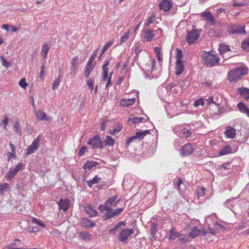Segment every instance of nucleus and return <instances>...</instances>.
<instances>
[{"mask_svg": "<svg viewBox=\"0 0 249 249\" xmlns=\"http://www.w3.org/2000/svg\"><path fill=\"white\" fill-rule=\"evenodd\" d=\"M51 48L47 43H44L42 47V51L41 52V55L44 57L46 58L47 55V53Z\"/></svg>", "mask_w": 249, "mask_h": 249, "instance_id": "obj_29", "label": "nucleus"}, {"mask_svg": "<svg viewBox=\"0 0 249 249\" xmlns=\"http://www.w3.org/2000/svg\"><path fill=\"white\" fill-rule=\"evenodd\" d=\"M230 50V49L229 47V46L227 45H224L223 46H221L219 51L220 52V53H226L227 51H229Z\"/></svg>", "mask_w": 249, "mask_h": 249, "instance_id": "obj_51", "label": "nucleus"}, {"mask_svg": "<svg viewBox=\"0 0 249 249\" xmlns=\"http://www.w3.org/2000/svg\"><path fill=\"white\" fill-rule=\"evenodd\" d=\"M182 52L180 49H176V56L177 59L176 63V74L179 75L183 71L184 65L183 61L182 60Z\"/></svg>", "mask_w": 249, "mask_h": 249, "instance_id": "obj_3", "label": "nucleus"}, {"mask_svg": "<svg viewBox=\"0 0 249 249\" xmlns=\"http://www.w3.org/2000/svg\"><path fill=\"white\" fill-rule=\"evenodd\" d=\"M76 69H77V67L75 65V64H72V66L70 69L71 71V72H73V73H75L76 72Z\"/></svg>", "mask_w": 249, "mask_h": 249, "instance_id": "obj_64", "label": "nucleus"}, {"mask_svg": "<svg viewBox=\"0 0 249 249\" xmlns=\"http://www.w3.org/2000/svg\"><path fill=\"white\" fill-rule=\"evenodd\" d=\"M109 65V61L107 60L106 61L105 64L103 65L102 67L103 71L107 72L108 71V66Z\"/></svg>", "mask_w": 249, "mask_h": 249, "instance_id": "obj_57", "label": "nucleus"}, {"mask_svg": "<svg viewBox=\"0 0 249 249\" xmlns=\"http://www.w3.org/2000/svg\"><path fill=\"white\" fill-rule=\"evenodd\" d=\"M117 196H112L107 199L105 204H107V207L112 209V208L116 207L121 200V199H117Z\"/></svg>", "mask_w": 249, "mask_h": 249, "instance_id": "obj_13", "label": "nucleus"}, {"mask_svg": "<svg viewBox=\"0 0 249 249\" xmlns=\"http://www.w3.org/2000/svg\"><path fill=\"white\" fill-rule=\"evenodd\" d=\"M97 51L98 50H97L96 51H94L93 53L90 56L87 63V64L85 67V77L86 78H88L89 77L91 72L93 70L95 64L94 61L96 55V53Z\"/></svg>", "mask_w": 249, "mask_h": 249, "instance_id": "obj_4", "label": "nucleus"}, {"mask_svg": "<svg viewBox=\"0 0 249 249\" xmlns=\"http://www.w3.org/2000/svg\"><path fill=\"white\" fill-rule=\"evenodd\" d=\"M199 36L197 31L196 30L188 31L186 35V41L190 45L193 44L198 39Z\"/></svg>", "mask_w": 249, "mask_h": 249, "instance_id": "obj_8", "label": "nucleus"}, {"mask_svg": "<svg viewBox=\"0 0 249 249\" xmlns=\"http://www.w3.org/2000/svg\"><path fill=\"white\" fill-rule=\"evenodd\" d=\"M194 148L190 143L184 144L180 149V153L182 157H186L190 155L193 153Z\"/></svg>", "mask_w": 249, "mask_h": 249, "instance_id": "obj_11", "label": "nucleus"}, {"mask_svg": "<svg viewBox=\"0 0 249 249\" xmlns=\"http://www.w3.org/2000/svg\"><path fill=\"white\" fill-rule=\"evenodd\" d=\"M209 36L211 37H220L222 36V34L220 29H215L209 32Z\"/></svg>", "mask_w": 249, "mask_h": 249, "instance_id": "obj_37", "label": "nucleus"}, {"mask_svg": "<svg viewBox=\"0 0 249 249\" xmlns=\"http://www.w3.org/2000/svg\"><path fill=\"white\" fill-rule=\"evenodd\" d=\"M108 72L103 71L102 81H105L108 78Z\"/></svg>", "mask_w": 249, "mask_h": 249, "instance_id": "obj_62", "label": "nucleus"}, {"mask_svg": "<svg viewBox=\"0 0 249 249\" xmlns=\"http://www.w3.org/2000/svg\"><path fill=\"white\" fill-rule=\"evenodd\" d=\"M204 18L208 21H209L212 24H214V18L213 16L209 12H206L204 14Z\"/></svg>", "mask_w": 249, "mask_h": 249, "instance_id": "obj_36", "label": "nucleus"}, {"mask_svg": "<svg viewBox=\"0 0 249 249\" xmlns=\"http://www.w3.org/2000/svg\"><path fill=\"white\" fill-rule=\"evenodd\" d=\"M9 184L7 183H4L0 184V195L4 193L5 192L9 191Z\"/></svg>", "mask_w": 249, "mask_h": 249, "instance_id": "obj_40", "label": "nucleus"}, {"mask_svg": "<svg viewBox=\"0 0 249 249\" xmlns=\"http://www.w3.org/2000/svg\"><path fill=\"white\" fill-rule=\"evenodd\" d=\"M180 235L179 232L176 231L175 228L172 227L170 230L169 239L174 240L178 237Z\"/></svg>", "mask_w": 249, "mask_h": 249, "instance_id": "obj_26", "label": "nucleus"}, {"mask_svg": "<svg viewBox=\"0 0 249 249\" xmlns=\"http://www.w3.org/2000/svg\"><path fill=\"white\" fill-rule=\"evenodd\" d=\"M113 213V209H110V207L109 208H108L107 211L104 213L103 216L104 220H107L114 217V216Z\"/></svg>", "mask_w": 249, "mask_h": 249, "instance_id": "obj_27", "label": "nucleus"}, {"mask_svg": "<svg viewBox=\"0 0 249 249\" xmlns=\"http://www.w3.org/2000/svg\"><path fill=\"white\" fill-rule=\"evenodd\" d=\"M231 148L230 146L227 145L223 147L222 149L220 150L219 152V155L220 156H223L225 155H227L231 152Z\"/></svg>", "mask_w": 249, "mask_h": 249, "instance_id": "obj_34", "label": "nucleus"}, {"mask_svg": "<svg viewBox=\"0 0 249 249\" xmlns=\"http://www.w3.org/2000/svg\"><path fill=\"white\" fill-rule=\"evenodd\" d=\"M200 232L201 231L197 229V227L195 226L192 229L191 231L189 234V236L192 238H194L199 235L200 234Z\"/></svg>", "mask_w": 249, "mask_h": 249, "instance_id": "obj_30", "label": "nucleus"}, {"mask_svg": "<svg viewBox=\"0 0 249 249\" xmlns=\"http://www.w3.org/2000/svg\"><path fill=\"white\" fill-rule=\"evenodd\" d=\"M144 120V118L143 117H130L127 120V123L128 124H129L130 123L136 124L142 122Z\"/></svg>", "mask_w": 249, "mask_h": 249, "instance_id": "obj_31", "label": "nucleus"}, {"mask_svg": "<svg viewBox=\"0 0 249 249\" xmlns=\"http://www.w3.org/2000/svg\"><path fill=\"white\" fill-rule=\"evenodd\" d=\"M241 47L245 51L249 52V37L245 39L242 42Z\"/></svg>", "mask_w": 249, "mask_h": 249, "instance_id": "obj_39", "label": "nucleus"}, {"mask_svg": "<svg viewBox=\"0 0 249 249\" xmlns=\"http://www.w3.org/2000/svg\"><path fill=\"white\" fill-rule=\"evenodd\" d=\"M201 57L203 59V63L208 66L213 67L215 66L218 64L219 61L218 56L213 54L209 52H206L204 51L202 52Z\"/></svg>", "mask_w": 249, "mask_h": 249, "instance_id": "obj_2", "label": "nucleus"}, {"mask_svg": "<svg viewBox=\"0 0 249 249\" xmlns=\"http://www.w3.org/2000/svg\"><path fill=\"white\" fill-rule=\"evenodd\" d=\"M80 225L85 228H91L96 226V224L89 220L88 218L83 217L80 221Z\"/></svg>", "mask_w": 249, "mask_h": 249, "instance_id": "obj_15", "label": "nucleus"}, {"mask_svg": "<svg viewBox=\"0 0 249 249\" xmlns=\"http://www.w3.org/2000/svg\"><path fill=\"white\" fill-rule=\"evenodd\" d=\"M113 74V71L111 72L108 78L107 79L106 81H107V83L106 85L105 89L106 90H108V88L111 86L112 83H111V77Z\"/></svg>", "mask_w": 249, "mask_h": 249, "instance_id": "obj_46", "label": "nucleus"}, {"mask_svg": "<svg viewBox=\"0 0 249 249\" xmlns=\"http://www.w3.org/2000/svg\"><path fill=\"white\" fill-rule=\"evenodd\" d=\"M27 230L30 232H36L38 231V228L37 227L28 226Z\"/></svg>", "mask_w": 249, "mask_h": 249, "instance_id": "obj_60", "label": "nucleus"}, {"mask_svg": "<svg viewBox=\"0 0 249 249\" xmlns=\"http://www.w3.org/2000/svg\"><path fill=\"white\" fill-rule=\"evenodd\" d=\"M237 94H239L241 97L246 101L249 99V89L242 87L237 89Z\"/></svg>", "mask_w": 249, "mask_h": 249, "instance_id": "obj_14", "label": "nucleus"}, {"mask_svg": "<svg viewBox=\"0 0 249 249\" xmlns=\"http://www.w3.org/2000/svg\"><path fill=\"white\" fill-rule=\"evenodd\" d=\"M13 128L17 135H21V131L20 128V124L19 122H16L13 126Z\"/></svg>", "mask_w": 249, "mask_h": 249, "instance_id": "obj_42", "label": "nucleus"}, {"mask_svg": "<svg viewBox=\"0 0 249 249\" xmlns=\"http://www.w3.org/2000/svg\"><path fill=\"white\" fill-rule=\"evenodd\" d=\"M105 142L107 146H113L115 143V140L110 136L107 135L106 136Z\"/></svg>", "mask_w": 249, "mask_h": 249, "instance_id": "obj_38", "label": "nucleus"}, {"mask_svg": "<svg viewBox=\"0 0 249 249\" xmlns=\"http://www.w3.org/2000/svg\"><path fill=\"white\" fill-rule=\"evenodd\" d=\"M143 31L144 33V37L147 41H150L154 39L155 35L152 30L144 28Z\"/></svg>", "mask_w": 249, "mask_h": 249, "instance_id": "obj_19", "label": "nucleus"}, {"mask_svg": "<svg viewBox=\"0 0 249 249\" xmlns=\"http://www.w3.org/2000/svg\"><path fill=\"white\" fill-rule=\"evenodd\" d=\"M157 223L155 222H152L151 224V228H150V235L151 236V238L153 240H156V238L155 237V234L157 232Z\"/></svg>", "mask_w": 249, "mask_h": 249, "instance_id": "obj_25", "label": "nucleus"}, {"mask_svg": "<svg viewBox=\"0 0 249 249\" xmlns=\"http://www.w3.org/2000/svg\"><path fill=\"white\" fill-rule=\"evenodd\" d=\"M101 179V178H99L97 176H96L91 180L87 181V183L89 187L91 188L93 184L98 183Z\"/></svg>", "mask_w": 249, "mask_h": 249, "instance_id": "obj_35", "label": "nucleus"}, {"mask_svg": "<svg viewBox=\"0 0 249 249\" xmlns=\"http://www.w3.org/2000/svg\"><path fill=\"white\" fill-rule=\"evenodd\" d=\"M126 225L125 221H121L118 223L114 228L108 230V233L111 234H116L119 230L121 231V226L125 227Z\"/></svg>", "mask_w": 249, "mask_h": 249, "instance_id": "obj_17", "label": "nucleus"}, {"mask_svg": "<svg viewBox=\"0 0 249 249\" xmlns=\"http://www.w3.org/2000/svg\"><path fill=\"white\" fill-rule=\"evenodd\" d=\"M223 168L224 169H230V162H226L223 163L221 165H219L218 166V169L222 170Z\"/></svg>", "mask_w": 249, "mask_h": 249, "instance_id": "obj_52", "label": "nucleus"}, {"mask_svg": "<svg viewBox=\"0 0 249 249\" xmlns=\"http://www.w3.org/2000/svg\"><path fill=\"white\" fill-rule=\"evenodd\" d=\"M89 144L92 146V148L95 149L102 148L103 147V141L98 136H95L91 139L89 142Z\"/></svg>", "mask_w": 249, "mask_h": 249, "instance_id": "obj_10", "label": "nucleus"}, {"mask_svg": "<svg viewBox=\"0 0 249 249\" xmlns=\"http://www.w3.org/2000/svg\"><path fill=\"white\" fill-rule=\"evenodd\" d=\"M108 208L107 204L104 203V205H100L98 207V209L102 212H106Z\"/></svg>", "mask_w": 249, "mask_h": 249, "instance_id": "obj_58", "label": "nucleus"}, {"mask_svg": "<svg viewBox=\"0 0 249 249\" xmlns=\"http://www.w3.org/2000/svg\"><path fill=\"white\" fill-rule=\"evenodd\" d=\"M87 148L86 146H83L79 150L78 155L79 156H83L87 151Z\"/></svg>", "mask_w": 249, "mask_h": 249, "instance_id": "obj_59", "label": "nucleus"}, {"mask_svg": "<svg viewBox=\"0 0 249 249\" xmlns=\"http://www.w3.org/2000/svg\"><path fill=\"white\" fill-rule=\"evenodd\" d=\"M94 83V81L93 79L92 78L89 79L87 81L88 87L89 89H90L91 91H92L94 89V87H93Z\"/></svg>", "mask_w": 249, "mask_h": 249, "instance_id": "obj_47", "label": "nucleus"}, {"mask_svg": "<svg viewBox=\"0 0 249 249\" xmlns=\"http://www.w3.org/2000/svg\"><path fill=\"white\" fill-rule=\"evenodd\" d=\"M237 107L241 112L246 114L249 117V108L245 104L240 102L237 104Z\"/></svg>", "mask_w": 249, "mask_h": 249, "instance_id": "obj_22", "label": "nucleus"}, {"mask_svg": "<svg viewBox=\"0 0 249 249\" xmlns=\"http://www.w3.org/2000/svg\"><path fill=\"white\" fill-rule=\"evenodd\" d=\"M62 74L61 73V71H60L59 72V74H58L57 78H56L54 80V81H53V83L52 89L53 90H55L56 89H57L59 86L61 78L62 77Z\"/></svg>", "mask_w": 249, "mask_h": 249, "instance_id": "obj_33", "label": "nucleus"}, {"mask_svg": "<svg viewBox=\"0 0 249 249\" xmlns=\"http://www.w3.org/2000/svg\"><path fill=\"white\" fill-rule=\"evenodd\" d=\"M79 236L81 239L86 241L91 239V235L87 231H82L79 232Z\"/></svg>", "mask_w": 249, "mask_h": 249, "instance_id": "obj_24", "label": "nucleus"}, {"mask_svg": "<svg viewBox=\"0 0 249 249\" xmlns=\"http://www.w3.org/2000/svg\"><path fill=\"white\" fill-rule=\"evenodd\" d=\"M70 201L69 199L61 198L58 202V205L60 210H63L64 212L67 211L70 207Z\"/></svg>", "mask_w": 249, "mask_h": 249, "instance_id": "obj_16", "label": "nucleus"}, {"mask_svg": "<svg viewBox=\"0 0 249 249\" xmlns=\"http://www.w3.org/2000/svg\"><path fill=\"white\" fill-rule=\"evenodd\" d=\"M230 34H245L246 33L245 30V26L241 25H231L229 29Z\"/></svg>", "mask_w": 249, "mask_h": 249, "instance_id": "obj_12", "label": "nucleus"}, {"mask_svg": "<svg viewBox=\"0 0 249 249\" xmlns=\"http://www.w3.org/2000/svg\"><path fill=\"white\" fill-rule=\"evenodd\" d=\"M86 213L89 215L90 217H94L97 215V212L94 210L91 205H89L85 208Z\"/></svg>", "mask_w": 249, "mask_h": 249, "instance_id": "obj_20", "label": "nucleus"}, {"mask_svg": "<svg viewBox=\"0 0 249 249\" xmlns=\"http://www.w3.org/2000/svg\"><path fill=\"white\" fill-rule=\"evenodd\" d=\"M129 37V31L124 34L121 38V43L122 44L123 42L126 41Z\"/></svg>", "mask_w": 249, "mask_h": 249, "instance_id": "obj_55", "label": "nucleus"}, {"mask_svg": "<svg viewBox=\"0 0 249 249\" xmlns=\"http://www.w3.org/2000/svg\"><path fill=\"white\" fill-rule=\"evenodd\" d=\"M150 133L149 130H146L143 131H138L136 133L135 136L129 137L127 139L125 144L126 146H129L134 140L136 139H143L144 136Z\"/></svg>", "mask_w": 249, "mask_h": 249, "instance_id": "obj_6", "label": "nucleus"}, {"mask_svg": "<svg viewBox=\"0 0 249 249\" xmlns=\"http://www.w3.org/2000/svg\"><path fill=\"white\" fill-rule=\"evenodd\" d=\"M225 134L228 138L232 139L235 136L236 130L233 127L230 126H227Z\"/></svg>", "mask_w": 249, "mask_h": 249, "instance_id": "obj_21", "label": "nucleus"}, {"mask_svg": "<svg viewBox=\"0 0 249 249\" xmlns=\"http://www.w3.org/2000/svg\"><path fill=\"white\" fill-rule=\"evenodd\" d=\"M192 133V131L186 128H183L181 131L182 137H185L186 138H189Z\"/></svg>", "mask_w": 249, "mask_h": 249, "instance_id": "obj_41", "label": "nucleus"}, {"mask_svg": "<svg viewBox=\"0 0 249 249\" xmlns=\"http://www.w3.org/2000/svg\"><path fill=\"white\" fill-rule=\"evenodd\" d=\"M19 85L21 87L24 89L26 88V87H27L28 86V84L26 83V79L25 78H22L20 80L19 82Z\"/></svg>", "mask_w": 249, "mask_h": 249, "instance_id": "obj_53", "label": "nucleus"}, {"mask_svg": "<svg viewBox=\"0 0 249 249\" xmlns=\"http://www.w3.org/2000/svg\"><path fill=\"white\" fill-rule=\"evenodd\" d=\"M93 167H94L93 164H92L91 161L89 160L87 161L86 163L83 166V168L85 170L87 169L90 170Z\"/></svg>", "mask_w": 249, "mask_h": 249, "instance_id": "obj_44", "label": "nucleus"}, {"mask_svg": "<svg viewBox=\"0 0 249 249\" xmlns=\"http://www.w3.org/2000/svg\"><path fill=\"white\" fill-rule=\"evenodd\" d=\"M41 137L40 135H38V137L33 141L32 144L28 147L27 149V151L26 153V156L32 154L37 150L39 147V144Z\"/></svg>", "mask_w": 249, "mask_h": 249, "instance_id": "obj_9", "label": "nucleus"}, {"mask_svg": "<svg viewBox=\"0 0 249 249\" xmlns=\"http://www.w3.org/2000/svg\"><path fill=\"white\" fill-rule=\"evenodd\" d=\"M155 19V16L154 14L151 15L148 18L146 23H145V26H148L151 23H153Z\"/></svg>", "mask_w": 249, "mask_h": 249, "instance_id": "obj_48", "label": "nucleus"}, {"mask_svg": "<svg viewBox=\"0 0 249 249\" xmlns=\"http://www.w3.org/2000/svg\"><path fill=\"white\" fill-rule=\"evenodd\" d=\"M135 102V99H123L120 101L121 106L126 107H129L132 105Z\"/></svg>", "mask_w": 249, "mask_h": 249, "instance_id": "obj_23", "label": "nucleus"}, {"mask_svg": "<svg viewBox=\"0 0 249 249\" xmlns=\"http://www.w3.org/2000/svg\"><path fill=\"white\" fill-rule=\"evenodd\" d=\"M134 233V230L131 229H123L118 236V239L121 242L126 241L128 237Z\"/></svg>", "mask_w": 249, "mask_h": 249, "instance_id": "obj_7", "label": "nucleus"}, {"mask_svg": "<svg viewBox=\"0 0 249 249\" xmlns=\"http://www.w3.org/2000/svg\"><path fill=\"white\" fill-rule=\"evenodd\" d=\"M247 73L246 68L243 67H238L229 71L228 79L231 82L238 81Z\"/></svg>", "mask_w": 249, "mask_h": 249, "instance_id": "obj_1", "label": "nucleus"}, {"mask_svg": "<svg viewBox=\"0 0 249 249\" xmlns=\"http://www.w3.org/2000/svg\"><path fill=\"white\" fill-rule=\"evenodd\" d=\"M174 187L180 193L181 184H182V180L180 178H176L173 180Z\"/></svg>", "mask_w": 249, "mask_h": 249, "instance_id": "obj_32", "label": "nucleus"}, {"mask_svg": "<svg viewBox=\"0 0 249 249\" xmlns=\"http://www.w3.org/2000/svg\"><path fill=\"white\" fill-rule=\"evenodd\" d=\"M23 168V163L18 162L15 168H10V171L5 176L6 179H8V180H12L16 175L17 173L21 170H22Z\"/></svg>", "mask_w": 249, "mask_h": 249, "instance_id": "obj_5", "label": "nucleus"}, {"mask_svg": "<svg viewBox=\"0 0 249 249\" xmlns=\"http://www.w3.org/2000/svg\"><path fill=\"white\" fill-rule=\"evenodd\" d=\"M176 87V84L174 83H170L167 85V89H170V91L172 90V89Z\"/></svg>", "mask_w": 249, "mask_h": 249, "instance_id": "obj_63", "label": "nucleus"}, {"mask_svg": "<svg viewBox=\"0 0 249 249\" xmlns=\"http://www.w3.org/2000/svg\"><path fill=\"white\" fill-rule=\"evenodd\" d=\"M113 42V41H109L103 46L99 58H100L101 56L105 53L106 50L112 45Z\"/></svg>", "mask_w": 249, "mask_h": 249, "instance_id": "obj_43", "label": "nucleus"}, {"mask_svg": "<svg viewBox=\"0 0 249 249\" xmlns=\"http://www.w3.org/2000/svg\"><path fill=\"white\" fill-rule=\"evenodd\" d=\"M206 101H207L208 105H210L211 103H213V104L216 105L218 107V110H219L220 103H217L216 101H214L212 97H209L206 100Z\"/></svg>", "mask_w": 249, "mask_h": 249, "instance_id": "obj_45", "label": "nucleus"}, {"mask_svg": "<svg viewBox=\"0 0 249 249\" xmlns=\"http://www.w3.org/2000/svg\"><path fill=\"white\" fill-rule=\"evenodd\" d=\"M205 189L203 187H201L197 191V196L200 197L204 196Z\"/></svg>", "mask_w": 249, "mask_h": 249, "instance_id": "obj_61", "label": "nucleus"}, {"mask_svg": "<svg viewBox=\"0 0 249 249\" xmlns=\"http://www.w3.org/2000/svg\"><path fill=\"white\" fill-rule=\"evenodd\" d=\"M204 102L203 99L200 98L195 101L194 105L195 107H198L199 105L203 106L204 105Z\"/></svg>", "mask_w": 249, "mask_h": 249, "instance_id": "obj_56", "label": "nucleus"}, {"mask_svg": "<svg viewBox=\"0 0 249 249\" xmlns=\"http://www.w3.org/2000/svg\"><path fill=\"white\" fill-rule=\"evenodd\" d=\"M159 6L160 10H162L164 12H167L170 10L172 5L169 0H163L160 3Z\"/></svg>", "mask_w": 249, "mask_h": 249, "instance_id": "obj_18", "label": "nucleus"}, {"mask_svg": "<svg viewBox=\"0 0 249 249\" xmlns=\"http://www.w3.org/2000/svg\"><path fill=\"white\" fill-rule=\"evenodd\" d=\"M1 59H2V64L5 68H8L11 66V63L7 61L6 60V59H5L3 57H1Z\"/></svg>", "mask_w": 249, "mask_h": 249, "instance_id": "obj_50", "label": "nucleus"}, {"mask_svg": "<svg viewBox=\"0 0 249 249\" xmlns=\"http://www.w3.org/2000/svg\"><path fill=\"white\" fill-rule=\"evenodd\" d=\"M32 222L37 224L38 225L41 226V227H44L45 225L42 222V221L36 218H34L32 219Z\"/></svg>", "mask_w": 249, "mask_h": 249, "instance_id": "obj_54", "label": "nucleus"}, {"mask_svg": "<svg viewBox=\"0 0 249 249\" xmlns=\"http://www.w3.org/2000/svg\"><path fill=\"white\" fill-rule=\"evenodd\" d=\"M36 119L42 121H49V118L46 113L42 111H39L36 113Z\"/></svg>", "mask_w": 249, "mask_h": 249, "instance_id": "obj_28", "label": "nucleus"}, {"mask_svg": "<svg viewBox=\"0 0 249 249\" xmlns=\"http://www.w3.org/2000/svg\"><path fill=\"white\" fill-rule=\"evenodd\" d=\"M124 208H121L119 209H116L115 210L113 209V214L115 216H118V215H120L123 212Z\"/></svg>", "mask_w": 249, "mask_h": 249, "instance_id": "obj_49", "label": "nucleus"}]
</instances>
